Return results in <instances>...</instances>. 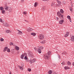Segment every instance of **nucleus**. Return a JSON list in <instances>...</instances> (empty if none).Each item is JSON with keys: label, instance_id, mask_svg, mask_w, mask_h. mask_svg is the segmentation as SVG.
I'll return each instance as SVG.
<instances>
[{"label": "nucleus", "instance_id": "obj_61", "mask_svg": "<svg viewBox=\"0 0 74 74\" xmlns=\"http://www.w3.org/2000/svg\"><path fill=\"white\" fill-rule=\"evenodd\" d=\"M26 62H27V60H26Z\"/></svg>", "mask_w": 74, "mask_h": 74}, {"label": "nucleus", "instance_id": "obj_57", "mask_svg": "<svg viewBox=\"0 0 74 74\" xmlns=\"http://www.w3.org/2000/svg\"><path fill=\"white\" fill-rule=\"evenodd\" d=\"M9 74H12V73H11V72H10V73H9Z\"/></svg>", "mask_w": 74, "mask_h": 74}, {"label": "nucleus", "instance_id": "obj_56", "mask_svg": "<svg viewBox=\"0 0 74 74\" xmlns=\"http://www.w3.org/2000/svg\"><path fill=\"white\" fill-rule=\"evenodd\" d=\"M73 66H74V62H73Z\"/></svg>", "mask_w": 74, "mask_h": 74}, {"label": "nucleus", "instance_id": "obj_48", "mask_svg": "<svg viewBox=\"0 0 74 74\" xmlns=\"http://www.w3.org/2000/svg\"><path fill=\"white\" fill-rule=\"evenodd\" d=\"M66 34H68V35H69V32H66Z\"/></svg>", "mask_w": 74, "mask_h": 74}, {"label": "nucleus", "instance_id": "obj_33", "mask_svg": "<svg viewBox=\"0 0 74 74\" xmlns=\"http://www.w3.org/2000/svg\"><path fill=\"white\" fill-rule=\"evenodd\" d=\"M23 55H24V56H27V54L25 53L23 54Z\"/></svg>", "mask_w": 74, "mask_h": 74}, {"label": "nucleus", "instance_id": "obj_2", "mask_svg": "<svg viewBox=\"0 0 74 74\" xmlns=\"http://www.w3.org/2000/svg\"><path fill=\"white\" fill-rule=\"evenodd\" d=\"M44 58L45 59L49 60V58H50V56L47 54H45L44 56Z\"/></svg>", "mask_w": 74, "mask_h": 74}, {"label": "nucleus", "instance_id": "obj_1", "mask_svg": "<svg viewBox=\"0 0 74 74\" xmlns=\"http://www.w3.org/2000/svg\"><path fill=\"white\" fill-rule=\"evenodd\" d=\"M57 14L58 16H59V17L60 18V19H64L63 15L61 14V13H60V11H58L57 12Z\"/></svg>", "mask_w": 74, "mask_h": 74}, {"label": "nucleus", "instance_id": "obj_3", "mask_svg": "<svg viewBox=\"0 0 74 74\" xmlns=\"http://www.w3.org/2000/svg\"><path fill=\"white\" fill-rule=\"evenodd\" d=\"M29 62L30 63H34L36 62V59H33V60L30 59Z\"/></svg>", "mask_w": 74, "mask_h": 74}, {"label": "nucleus", "instance_id": "obj_41", "mask_svg": "<svg viewBox=\"0 0 74 74\" xmlns=\"http://www.w3.org/2000/svg\"><path fill=\"white\" fill-rule=\"evenodd\" d=\"M40 47V48L41 49H43L44 47L42 46H39Z\"/></svg>", "mask_w": 74, "mask_h": 74}, {"label": "nucleus", "instance_id": "obj_51", "mask_svg": "<svg viewBox=\"0 0 74 74\" xmlns=\"http://www.w3.org/2000/svg\"><path fill=\"white\" fill-rule=\"evenodd\" d=\"M56 18L57 20H58V21L59 20V18H58V17H56Z\"/></svg>", "mask_w": 74, "mask_h": 74}, {"label": "nucleus", "instance_id": "obj_6", "mask_svg": "<svg viewBox=\"0 0 74 74\" xmlns=\"http://www.w3.org/2000/svg\"><path fill=\"white\" fill-rule=\"evenodd\" d=\"M5 32L6 33H11V32H12V31H11L9 29H6L5 30Z\"/></svg>", "mask_w": 74, "mask_h": 74}, {"label": "nucleus", "instance_id": "obj_38", "mask_svg": "<svg viewBox=\"0 0 74 74\" xmlns=\"http://www.w3.org/2000/svg\"><path fill=\"white\" fill-rule=\"evenodd\" d=\"M24 59L25 60H27V56H25L24 57Z\"/></svg>", "mask_w": 74, "mask_h": 74}, {"label": "nucleus", "instance_id": "obj_13", "mask_svg": "<svg viewBox=\"0 0 74 74\" xmlns=\"http://www.w3.org/2000/svg\"><path fill=\"white\" fill-rule=\"evenodd\" d=\"M8 49V47H4V48L3 49V51L4 52H5V51H7Z\"/></svg>", "mask_w": 74, "mask_h": 74}, {"label": "nucleus", "instance_id": "obj_30", "mask_svg": "<svg viewBox=\"0 0 74 74\" xmlns=\"http://www.w3.org/2000/svg\"><path fill=\"white\" fill-rule=\"evenodd\" d=\"M28 30H29V31L30 32L31 31L33 30V29L31 28H29L28 29Z\"/></svg>", "mask_w": 74, "mask_h": 74}, {"label": "nucleus", "instance_id": "obj_17", "mask_svg": "<svg viewBox=\"0 0 74 74\" xmlns=\"http://www.w3.org/2000/svg\"><path fill=\"white\" fill-rule=\"evenodd\" d=\"M67 64L68 66H70L71 64V62L69 61H68L67 62Z\"/></svg>", "mask_w": 74, "mask_h": 74}, {"label": "nucleus", "instance_id": "obj_22", "mask_svg": "<svg viewBox=\"0 0 74 74\" xmlns=\"http://www.w3.org/2000/svg\"><path fill=\"white\" fill-rule=\"evenodd\" d=\"M60 12L61 14H63V13H64V11H63L62 9H61L60 10Z\"/></svg>", "mask_w": 74, "mask_h": 74}, {"label": "nucleus", "instance_id": "obj_44", "mask_svg": "<svg viewBox=\"0 0 74 74\" xmlns=\"http://www.w3.org/2000/svg\"><path fill=\"white\" fill-rule=\"evenodd\" d=\"M24 21L25 22H27V23H29V21H28L27 20H25Z\"/></svg>", "mask_w": 74, "mask_h": 74}, {"label": "nucleus", "instance_id": "obj_52", "mask_svg": "<svg viewBox=\"0 0 74 74\" xmlns=\"http://www.w3.org/2000/svg\"><path fill=\"white\" fill-rule=\"evenodd\" d=\"M17 54H19V51H18L17 52Z\"/></svg>", "mask_w": 74, "mask_h": 74}, {"label": "nucleus", "instance_id": "obj_43", "mask_svg": "<svg viewBox=\"0 0 74 74\" xmlns=\"http://www.w3.org/2000/svg\"><path fill=\"white\" fill-rule=\"evenodd\" d=\"M9 12H12V9H9Z\"/></svg>", "mask_w": 74, "mask_h": 74}, {"label": "nucleus", "instance_id": "obj_12", "mask_svg": "<svg viewBox=\"0 0 74 74\" xmlns=\"http://www.w3.org/2000/svg\"><path fill=\"white\" fill-rule=\"evenodd\" d=\"M5 10L6 11L8 10V7L7 5H5L4 6Z\"/></svg>", "mask_w": 74, "mask_h": 74}, {"label": "nucleus", "instance_id": "obj_14", "mask_svg": "<svg viewBox=\"0 0 74 74\" xmlns=\"http://www.w3.org/2000/svg\"><path fill=\"white\" fill-rule=\"evenodd\" d=\"M46 54L49 55V56H50V55H51V52L50 51H48L47 53Z\"/></svg>", "mask_w": 74, "mask_h": 74}, {"label": "nucleus", "instance_id": "obj_37", "mask_svg": "<svg viewBox=\"0 0 74 74\" xmlns=\"http://www.w3.org/2000/svg\"><path fill=\"white\" fill-rule=\"evenodd\" d=\"M23 14L24 15H26V14H27V12H23Z\"/></svg>", "mask_w": 74, "mask_h": 74}, {"label": "nucleus", "instance_id": "obj_32", "mask_svg": "<svg viewBox=\"0 0 74 74\" xmlns=\"http://www.w3.org/2000/svg\"><path fill=\"white\" fill-rule=\"evenodd\" d=\"M0 22L1 23H3V19L1 18H0Z\"/></svg>", "mask_w": 74, "mask_h": 74}, {"label": "nucleus", "instance_id": "obj_16", "mask_svg": "<svg viewBox=\"0 0 74 74\" xmlns=\"http://www.w3.org/2000/svg\"><path fill=\"white\" fill-rule=\"evenodd\" d=\"M31 36H35L36 35V34L34 33H32L31 34Z\"/></svg>", "mask_w": 74, "mask_h": 74}, {"label": "nucleus", "instance_id": "obj_4", "mask_svg": "<svg viewBox=\"0 0 74 74\" xmlns=\"http://www.w3.org/2000/svg\"><path fill=\"white\" fill-rule=\"evenodd\" d=\"M39 38H40V40H42L44 39V36L42 34H40L39 35Z\"/></svg>", "mask_w": 74, "mask_h": 74}, {"label": "nucleus", "instance_id": "obj_26", "mask_svg": "<svg viewBox=\"0 0 74 74\" xmlns=\"http://www.w3.org/2000/svg\"><path fill=\"white\" fill-rule=\"evenodd\" d=\"M69 67L68 66H65L64 67V68L65 70H67L69 69Z\"/></svg>", "mask_w": 74, "mask_h": 74}, {"label": "nucleus", "instance_id": "obj_50", "mask_svg": "<svg viewBox=\"0 0 74 74\" xmlns=\"http://www.w3.org/2000/svg\"><path fill=\"white\" fill-rule=\"evenodd\" d=\"M53 74H58V73H56L55 72H54L53 73Z\"/></svg>", "mask_w": 74, "mask_h": 74}, {"label": "nucleus", "instance_id": "obj_5", "mask_svg": "<svg viewBox=\"0 0 74 74\" xmlns=\"http://www.w3.org/2000/svg\"><path fill=\"white\" fill-rule=\"evenodd\" d=\"M16 30L18 32L17 33L18 34V35H21V34H22V32H21V31L19 30L18 29H17Z\"/></svg>", "mask_w": 74, "mask_h": 74}, {"label": "nucleus", "instance_id": "obj_23", "mask_svg": "<svg viewBox=\"0 0 74 74\" xmlns=\"http://www.w3.org/2000/svg\"><path fill=\"white\" fill-rule=\"evenodd\" d=\"M34 49L35 51H38V47H34Z\"/></svg>", "mask_w": 74, "mask_h": 74}, {"label": "nucleus", "instance_id": "obj_15", "mask_svg": "<svg viewBox=\"0 0 74 74\" xmlns=\"http://www.w3.org/2000/svg\"><path fill=\"white\" fill-rule=\"evenodd\" d=\"M45 42H46V40H43L42 41L40 42V43L41 44H44L45 43Z\"/></svg>", "mask_w": 74, "mask_h": 74}, {"label": "nucleus", "instance_id": "obj_45", "mask_svg": "<svg viewBox=\"0 0 74 74\" xmlns=\"http://www.w3.org/2000/svg\"><path fill=\"white\" fill-rule=\"evenodd\" d=\"M63 52L65 54H67V52L65 51H63Z\"/></svg>", "mask_w": 74, "mask_h": 74}, {"label": "nucleus", "instance_id": "obj_49", "mask_svg": "<svg viewBox=\"0 0 74 74\" xmlns=\"http://www.w3.org/2000/svg\"><path fill=\"white\" fill-rule=\"evenodd\" d=\"M21 2L22 3H23L24 2V0H21Z\"/></svg>", "mask_w": 74, "mask_h": 74}, {"label": "nucleus", "instance_id": "obj_27", "mask_svg": "<svg viewBox=\"0 0 74 74\" xmlns=\"http://www.w3.org/2000/svg\"><path fill=\"white\" fill-rule=\"evenodd\" d=\"M52 72L50 70L49 71L48 73L49 74H52Z\"/></svg>", "mask_w": 74, "mask_h": 74}, {"label": "nucleus", "instance_id": "obj_35", "mask_svg": "<svg viewBox=\"0 0 74 74\" xmlns=\"http://www.w3.org/2000/svg\"><path fill=\"white\" fill-rule=\"evenodd\" d=\"M31 69L30 68H28L27 69V71H28L29 72H30V71H31Z\"/></svg>", "mask_w": 74, "mask_h": 74}, {"label": "nucleus", "instance_id": "obj_42", "mask_svg": "<svg viewBox=\"0 0 74 74\" xmlns=\"http://www.w3.org/2000/svg\"><path fill=\"white\" fill-rule=\"evenodd\" d=\"M69 36L68 35V34H65L64 35V37H67V36Z\"/></svg>", "mask_w": 74, "mask_h": 74}, {"label": "nucleus", "instance_id": "obj_24", "mask_svg": "<svg viewBox=\"0 0 74 74\" xmlns=\"http://www.w3.org/2000/svg\"><path fill=\"white\" fill-rule=\"evenodd\" d=\"M4 10V8L2 6H1L0 7V10L1 11H2V10Z\"/></svg>", "mask_w": 74, "mask_h": 74}, {"label": "nucleus", "instance_id": "obj_29", "mask_svg": "<svg viewBox=\"0 0 74 74\" xmlns=\"http://www.w3.org/2000/svg\"><path fill=\"white\" fill-rule=\"evenodd\" d=\"M7 51V52H10V49L8 48Z\"/></svg>", "mask_w": 74, "mask_h": 74}, {"label": "nucleus", "instance_id": "obj_9", "mask_svg": "<svg viewBox=\"0 0 74 74\" xmlns=\"http://www.w3.org/2000/svg\"><path fill=\"white\" fill-rule=\"evenodd\" d=\"M3 26H6V27H9V24H7V23H3Z\"/></svg>", "mask_w": 74, "mask_h": 74}, {"label": "nucleus", "instance_id": "obj_46", "mask_svg": "<svg viewBox=\"0 0 74 74\" xmlns=\"http://www.w3.org/2000/svg\"><path fill=\"white\" fill-rule=\"evenodd\" d=\"M54 5V3H51V7H53V6Z\"/></svg>", "mask_w": 74, "mask_h": 74}, {"label": "nucleus", "instance_id": "obj_40", "mask_svg": "<svg viewBox=\"0 0 74 74\" xmlns=\"http://www.w3.org/2000/svg\"><path fill=\"white\" fill-rule=\"evenodd\" d=\"M10 45L11 46V45H13V43L12 42H10Z\"/></svg>", "mask_w": 74, "mask_h": 74}, {"label": "nucleus", "instance_id": "obj_8", "mask_svg": "<svg viewBox=\"0 0 74 74\" xmlns=\"http://www.w3.org/2000/svg\"><path fill=\"white\" fill-rule=\"evenodd\" d=\"M63 22H64V20H60L59 22V23L60 25H62L63 23Z\"/></svg>", "mask_w": 74, "mask_h": 74}, {"label": "nucleus", "instance_id": "obj_53", "mask_svg": "<svg viewBox=\"0 0 74 74\" xmlns=\"http://www.w3.org/2000/svg\"><path fill=\"white\" fill-rule=\"evenodd\" d=\"M62 55H64V54H64V52H63L62 53Z\"/></svg>", "mask_w": 74, "mask_h": 74}, {"label": "nucleus", "instance_id": "obj_7", "mask_svg": "<svg viewBox=\"0 0 74 74\" xmlns=\"http://www.w3.org/2000/svg\"><path fill=\"white\" fill-rule=\"evenodd\" d=\"M38 51L39 53H41V49H40V47H38Z\"/></svg>", "mask_w": 74, "mask_h": 74}, {"label": "nucleus", "instance_id": "obj_36", "mask_svg": "<svg viewBox=\"0 0 74 74\" xmlns=\"http://www.w3.org/2000/svg\"><path fill=\"white\" fill-rule=\"evenodd\" d=\"M57 2L59 4H61V2L60 1H58V0H57Z\"/></svg>", "mask_w": 74, "mask_h": 74}, {"label": "nucleus", "instance_id": "obj_10", "mask_svg": "<svg viewBox=\"0 0 74 74\" xmlns=\"http://www.w3.org/2000/svg\"><path fill=\"white\" fill-rule=\"evenodd\" d=\"M18 67H19V69H20V70H21V71H23V66H20L18 65Z\"/></svg>", "mask_w": 74, "mask_h": 74}, {"label": "nucleus", "instance_id": "obj_25", "mask_svg": "<svg viewBox=\"0 0 74 74\" xmlns=\"http://www.w3.org/2000/svg\"><path fill=\"white\" fill-rule=\"evenodd\" d=\"M4 39H3V38H1L0 39V41H1V42H3L4 41Z\"/></svg>", "mask_w": 74, "mask_h": 74}, {"label": "nucleus", "instance_id": "obj_58", "mask_svg": "<svg viewBox=\"0 0 74 74\" xmlns=\"http://www.w3.org/2000/svg\"><path fill=\"white\" fill-rule=\"evenodd\" d=\"M42 1H45V0H42Z\"/></svg>", "mask_w": 74, "mask_h": 74}, {"label": "nucleus", "instance_id": "obj_59", "mask_svg": "<svg viewBox=\"0 0 74 74\" xmlns=\"http://www.w3.org/2000/svg\"><path fill=\"white\" fill-rule=\"evenodd\" d=\"M55 66H56V65L55 64V65H54Z\"/></svg>", "mask_w": 74, "mask_h": 74}, {"label": "nucleus", "instance_id": "obj_34", "mask_svg": "<svg viewBox=\"0 0 74 74\" xmlns=\"http://www.w3.org/2000/svg\"><path fill=\"white\" fill-rule=\"evenodd\" d=\"M71 7H73V2H72V1L71 2Z\"/></svg>", "mask_w": 74, "mask_h": 74}, {"label": "nucleus", "instance_id": "obj_18", "mask_svg": "<svg viewBox=\"0 0 74 74\" xmlns=\"http://www.w3.org/2000/svg\"><path fill=\"white\" fill-rule=\"evenodd\" d=\"M2 13L3 14H5V11L4 10H3L2 11Z\"/></svg>", "mask_w": 74, "mask_h": 74}, {"label": "nucleus", "instance_id": "obj_39", "mask_svg": "<svg viewBox=\"0 0 74 74\" xmlns=\"http://www.w3.org/2000/svg\"><path fill=\"white\" fill-rule=\"evenodd\" d=\"M62 65H65V62H63L62 63H61Z\"/></svg>", "mask_w": 74, "mask_h": 74}, {"label": "nucleus", "instance_id": "obj_11", "mask_svg": "<svg viewBox=\"0 0 74 74\" xmlns=\"http://www.w3.org/2000/svg\"><path fill=\"white\" fill-rule=\"evenodd\" d=\"M71 41L73 42H74V36L72 35L71 38Z\"/></svg>", "mask_w": 74, "mask_h": 74}, {"label": "nucleus", "instance_id": "obj_21", "mask_svg": "<svg viewBox=\"0 0 74 74\" xmlns=\"http://www.w3.org/2000/svg\"><path fill=\"white\" fill-rule=\"evenodd\" d=\"M38 5V3L35 2L34 3V7H36V6H37Z\"/></svg>", "mask_w": 74, "mask_h": 74}, {"label": "nucleus", "instance_id": "obj_20", "mask_svg": "<svg viewBox=\"0 0 74 74\" xmlns=\"http://www.w3.org/2000/svg\"><path fill=\"white\" fill-rule=\"evenodd\" d=\"M21 58L22 59H24V55L23 54H22L21 56Z\"/></svg>", "mask_w": 74, "mask_h": 74}, {"label": "nucleus", "instance_id": "obj_54", "mask_svg": "<svg viewBox=\"0 0 74 74\" xmlns=\"http://www.w3.org/2000/svg\"><path fill=\"white\" fill-rule=\"evenodd\" d=\"M69 21L70 22H71V19H69Z\"/></svg>", "mask_w": 74, "mask_h": 74}, {"label": "nucleus", "instance_id": "obj_47", "mask_svg": "<svg viewBox=\"0 0 74 74\" xmlns=\"http://www.w3.org/2000/svg\"><path fill=\"white\" fill-rule=\"evenodd\" d=\"M70 11H71L73 10V8H70Z\"/></svg>", "mask_w": 74, "mask_h": 74}, {"label": "nucleus", "instance_id": "obj_60", "mask_svg": "<svg viewBox=\"0 0 74 74\" xmlns=\"http://www.w3.org/2000/svg\"><path fill=\"white\" fill-rule=\"evenodd\" d=\"M70 1H71V0H69Z\"/></svg>", "mask_w": 74, "mask_h": 74}, {"label": "nucleus", "instance_id": "obj_19", "mask_svg": "<svg viewBox=\"0 0 74 74\" xmlns=\"http://www.w3.org/2000/svg\"><path fill=\"white\" fill-rule=\"evenodd\" d=\"M15 49H16V51H18L19 49V47L17 46H16L15 47Z\"/></svg>", "mask_w": 74, "mask_h": 74}, {"label": "nucleus", "instance_id": "obj_55", "mask_svg": "<svg viewBox=\"0 0 74 74\" xmlns=\"http://www.w3.org/2000/svg\"><path fill=\"white\" fill-rule=\"evenodd\" d=\"M58 58L59 59H60V56H59L58 57Z\"/></svg>", "mask_w": 74, "mask_h": 74}, {"label": "nucleus", "instance_id": "obj_28", "mask_svg": "<svg viewBox=\"0 0 74 74\" xmlns=\"http://www.w3.org/2000/svg\"><path fill=\"white\" fill-rule=\"evenodd\" d=\"M67 18L68 19H71V17L70 16H67Z\"/></svg>", "mask_w": 74, "mask_h": 74}, {"label": "nucleus", "instance_id": "obj_31", "mask_svg": "<svg viewBox=\"0 0 74 74\" xmlns=\"http://www.w3.org/2000/svg\"><path fill=\"white\" fill-rule=\"evenodd\" d=\"M42 11H44V10H45V7H42Z\"/></svg>", "mask_w": 74, "mask_h": 74}]
</instances>
